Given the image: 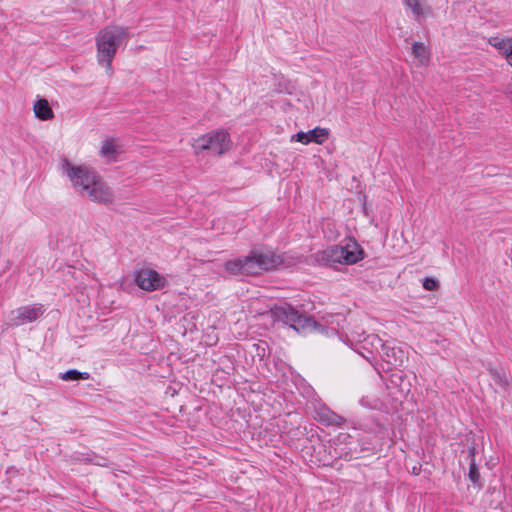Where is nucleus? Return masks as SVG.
I'll return each mask as SVG.
<instances>
[{
    "mask_svg": "<svg viewBox=\"0 0 512 512\" xmlns=\"http://www.w3.org/2000/svg\"><path fill=\"white\" fill-rule=\"evenodd\" d=\"M60 169L81 197L99 204L113 203L112 189L88 166L74 165L68 159H62Z\"/></svg>",
    "mask_w": 512,
    "mask_h": 512,
    "instance_id": "f257e3e1",
    "label": "nucleus"
},
{
    "mask_svg": "<svg viewBox=\"0 0 512 512\" xmlns=\"http://www.w3.org/2000/svg\"><path fill=\"white\" fill-rule=\"evenodd\" d=\"M128 34L129 30L125 26L108 25L95 36L97 63L109 76L113 74L112 62L116 53L126 43Z\"/></svg>",
    "mask_w": 512,
    "mask_h": 512,
    "instance_id": "f03ea898",
    "label": "nucleus"
},
{
    "mask_svg": "<svg viewBox=\"0 0 512 512\" xmlns=\"http://www.w3.org/2000/svg\"><path fill=\"white\" fill-rule=\"evenodd\" d=\"M315 263L333 267L337 264L353 265L363 259V250L356 240L349 238L312 255Z\"/></svg>",
    "mask_w": 512,
    "mask_h": 512,
    "instance_id": "7ed1b4c3",
    "label": "nucleus"
},
{
    "mask_svg": "<svg viewBox=\"0 0 512 512\" xmlns=\"http://www.w3.org/2000/svg\"><path fill=\"white\" fill-rule=\"evenodd\" d=\"M192 147L196 153L210 150L222 155L231 148V139L225 130H214L194 139Z\"/></svg>",
    "mask_w": 512,
    "mask_h": 512,
    "instance_id": "20e7f679",
    "label": "nucleus"
},
{
    "mask_svg": "<svg viewBox=\"0 0 512 512\" xmlns=\"http://www.w3.org/2000/svg\"><path fill=\"white\" fill-rule=\"evenodd\" d=\"M270 313L277 320L288 324L297 332L312 330L317 326V323L312 318L299 314L298 311L289 305L277 306L271 309Z\"/></svg>",
    "mask_w": 512,
    "mask_h": 512,
    "instance_id": "39448f33",
    "label": "nucleus"
},
{
    "mask_svg": "<svg viewBox=\"0 0 512 512\" xmlns=\"http://www.w3.org/2000/svg\"><path fill=\"white\" fill-rule=\"evenodd\" d=\"M134 282L141 290L146 292L161 290L166 287L168 283L165 276L151 268L136 270L134 272Z\"/></svg>",
    "mask_w": 512,
    "mask_h": 512,
    "instance_id": "423d86ee",
    "label": "nucleus"
},
{
    "mask_svg": "<svg viewBox=\"0 0 512 512\" xmlns=\"http://www.w3.org/2000/svg\"><path fill=\"white\" fill-rule=\"evenodd\" d=\"M224 266L226 271L233 275H255L261 272L253 252L248 256L229 260Z\"/></svg>",
    "mask_w": 512,
    "mask_h": 512,
    "instance_id": "0eeeda50",
    "label": "nucleus"
},
{
    "mask_svg": "<svg viewBox=\"0 0 512 512\" xmlns=\"http://www.w3.org/2000/svg\"><path fill=\"white\" fill-rule=\"evenodd\" d=\"M44 313L41 305L20 307L11 311L8 317L10 326H20L37 320Z\"/></svg>",
    "mask_w": 512,
    "mask_h": 512,
    "instance_id": "6e6552de",
    "label": "nucleus"
},
{
    "mask_svg": "<svg viewBox=\"0 0 512 512\" xmlns=\"http://www.w3.org/2000/svg\"><path fill=\"white\" fill-rule=\"evenodd\" d=\"M487 44L493 47L498 55L512 68V37L491 36L487 39Z\"/></svg>",
    "mask_w": 512,
    "mask_h": 512,
    "instance_id": "1a4fd4ad",
    "label": "nucleus"
},
{
    "mask_svg": "<svg viewBox=\"0 0 512 512\" xmlns=\"http://www.w3.org/2000/svg\"><path fill=\"white\" fill-rule=\"evenodd\" d=\"M329 136V130L322 127H316L308 132L300 131L291 136L292 142H300L304 145H308L313 142L316 144H323Z\"/></svg>",
    "mask_w": 512,
    "mask_h": 512,
    "instance_id": "9d476101",
    "label": "nucleus"
},
{
    "mask_svg": "<svg viewBox=\"0 0 512 512\" xmlns=\"http://www.w3.org/2000/svg\"><path fill=\"white\" fill-rule=\"evenodd\" d=\"M252 252L255 256V259L257 260V264L259 266L260 271L276 268L278 265L282 263L281 256L276 255L272 251L255 250Z\"/></svg>",
    "mask_w": 512,
    "mask_h": 512,
    "instance_id": "9b49d317",
    "label": "nucleus"
},
{
    "mask_svg": "<svg viewBox=\"0 0 512 512\" xmlns=\"http://www.w3.org/2000/svg\"><path fill=\"white\" fill-rule=\"evenodd\" d=\"M411 55L413 57V65L416 67H426L430 63L431 51L423 42H413L411 45Z\"/></svg>",
    "mask_w": 512,
    "mask_h": 512,
    "instance_id": "f8f14e48",
    "label": "nucleus"
},
{
    "mask_svg": "<svg viewBox=\"0 0 512 512\" xmlns=\"http://www.w3.org/2000/svg\"><path fill=\"white\" fill-rule=\"evenodd\" d=\"M403 4L411 11L415 20L429 17L432 14V8L427 0H402Z\"/></svg>",
    "mask_w": 512,
    "mask_h": 512,
    "instance_id": "ddd939ff",
    "label": "nucleus"
},
{
    "mask_svg": "<svg viewBox=\"0 0 512 512\" xmlns=\"http://www.w3.org/2000/svg\"><path fill=\"white\" fill-rule=\"evenodd\" d=\"M121 151L122 146L118 139L107 138L101 144L100 155L107 161H112L116 159V157L121 153Z\"/></svg>",
    "mask_w": 512,
    "mask_h": 512,
    "instance_id": "4468645a",
    "label": "nucleus"
},
{
    "mask_svg": "<svg viewBox=\"0 0 512 512\" xmlns=\"http://www.w3.org/2000/svg\"><path fill=\"white\" fill-rule=\"evenodd\" d=\"M381 357L388 365L397 367L404 362L405 354L400 348L383 345Z\"/></svg>",
    "mask_w": 512,
    "mask_h": 512,
    "instance_id": "2eb2a0df",
    "label": "nucleus"
},
{
    "mask_svg": "<svg viewBox=\"0 0 512 512\" xmlns=\"http://www.w3.org/2000/svg\"><path fill=\"white\" fill-rule=\"evenodd\" d=\"M35 116L43 121L50 120L54 117L53 110L44 98H39L33 105Z\"/></svg>",
    "mask_w": 512,
    "mask_h": 512,
    "instance_id": "dca6fc26",
    "label": "nucleus"
},
{
    "mask_svg": "<svg viewBox=\"0 0 512 512\" xmlns=\"http://www.w3.org/2000/svg\"><path fill=\"white\" fill-rule=\"evenodd\" d=\"M60 378L64 381H76V380H88L90 374L88 372H80L75 369H71L61 374Z\"/></svg>",
    "mask_w": 512,
    "mask_h": 512,
    "instance_id": "f3484780",
    "label": "nucleus"
},
{
    "mask_svg": "<svg viewBox=\"0 0 512 512\" xmlns=\"http://www.w3.org/2000/svg\"><path fill=\"white\" fill-rule=\"evenodd\" d=\"M479 478H480V473H479V470H478V467L477 465L475 464L474 460L470 463V468H469V479L473 482V483H478L479 482Z\"/></svg>",
    "mask_w": 512,
    "mask_h": 512,
    "instance_id": "a211bd4d",
    "label": "nucleus"
},
{
    "mask_svg": "<svg viewBox=\"0 0 512 512\" xmlns=\"http://www.w3.org/2000/svg\"><path fill=\"white\" fill-rule=\"evenodd\" d=\"M423 287H424V289H426L428 291H434L437 289L438 283L436 280H434L432 278H426L423 281Z\"/></svg>",
    "mask_w": 512,
    "mask_h": 512,
    "instance_id": "6ab92c4d",
    "label": "nucleus"
},
{
    "mask_svg": "<svg viewBox=\"0 0 512 512\" xmlns=\"http://www.w3.org/2000/svg\"><path fill=\"white\" fill-rule=\"evenodd\" d=\"M508 98H509V101L511 102L512 104V92L508 95Z\"/></svg>",
    "mask_w": 512,
    "mask_h": 512,
    "instance_id": "aec40b11",
    "label": "nucleus"
}]
</instances>
